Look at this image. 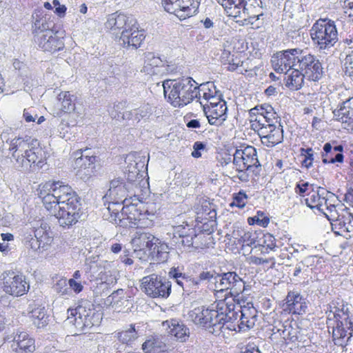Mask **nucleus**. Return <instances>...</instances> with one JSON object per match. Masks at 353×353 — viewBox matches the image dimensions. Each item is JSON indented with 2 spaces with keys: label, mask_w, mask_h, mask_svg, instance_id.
<instances>
[{
  "label": "nucleus",
  "mask_w": 353,
  "mask_h": 353,
  "mask_svg": "<svg viewBox=\"0 0 353 353\" xmlns=\"http://www.w3.org/2000/svg\"><path fill=\"white\" fill-rule=\"evenodd\" d=\"M248 201L247 194L242 190L235 194L233 196V201L231 205H234L239 208H243L245 206Z\"/></svg>",
  "instance_id": "nucleus-54"
},
{
  "label": "nucleus",
  "mask_w": 353,
  "mask_h": 353,
  "mask_svg": "<svg viewBox=\"0 0 353 353\" xmlns=\"http://www.w3.org/2000/svg\"><path fill=\"white\" fill-rule=\"evenodd\" d=\"M128 185L123 180L117 178L112 180L110 183V188L106 194L103 196L104 202L112 203L113 204L120 203L127 196Z\"/></svg>",
  "instance_id": "nucleus-21"
},
{
  "label": "nucleus",
  "mask_w": 353,
  "mask_h": 353,
  "mask_svg": "<svg viewBox=\"0 0 353 353\" xmlns=\"http://www.w3.org/2000/svg\"><path fill=\"white\" fill-rule=\"evenodd\" d=\"M302 50L299 48L288 49L274 54L271 59L273 68L277 72L288 74V71L298 67V59Z\"/></svg>",
  "instance_id": "nucleus-12"
},
{
  "label": "nucleus",
  "mask_w": 353,
  "mask_h": 353,
  "mask_svg": "<svg viewBox=\"0 0 353 353\" xmlns=\"http://www.w3.org/2000/svg\"><path fill=\"white\" fill-rule=\"evenodd\" d=\"M11 348L15 353H32L35 341L26 332L18 330L14 333Z\"/></svg>",
  "instance_id": "nucleus-22"
},
{
  "label": "nucleus",
  "mask_w": 353,
  "mask_h": 353,
  "mask_svg": "<svg viewBox=\"0 0 353 353\" xmlns=\"http://www.w3.org/2000/svg\"><path fill=\"white\" fill-rule=\"evenodd\" d=\"M282 338L285 341L289 342H296L298 341V336L296 335V331L294 330L292 327L285 328L282 331Z\"/></svg>",
  "instance_id": "nucleus-58"
},
{
  "label": "nucleus",
  "mask_w": 353,
  "mask_h": 353,
  "mask_svg": "<svg viewBox=\"0 0 353 353\" xmlns=\"http://www.w3.org/2000/svg\"><path fill=\"white\" fill-rule=\"evenodd\" d=\"M286 309L293 314L305 313L307 305L303 297L297 292H290L286 297Z\"/></svg>",
  "instance_id": "nucleus-30"
},
{
  "label": "nucleus",
  "mask_w": 353,
  "mask_h": 353,
  "mask_svg": "<svg viewBox=\"0 0 353 353\" xmlns=\"http://www.w3.org/2000/svg\"><path fill=\"white\" fill-rule=\"evenodd\" d=\"M199 279L201 281H208L214 284L216 290V283H219L220 274L216 273L215 271H203L199 274Z\"/></svg>",
  "instance_id": "nucleus-51"
},
{
  "label": "nucleus",
  "mask_w": 353,
  "mask_h": 353,
  "mask_svg": "<svg viewBox=\"0 0 353 353\" xmlns=\"http://www.w3.org/2000/svg\"><path fill=\"white\" fill-rule=\"evenodd\" d=\"M233 236L235 239H238V242L242 243L243 246L254 245L255 250L258 248L259 234L255 231H243V230H237L234 231Z\"/></svg>",
  "instance_id": "nucleus-35"
},
{
  "label": "nucleus",
  "mask_w": 353,
  "mask_h": 353,
  "mask_svg": "<svg viewBox=\"0 0 353 353\" xmlns=\"http://www.w3.org/2000/svg\"><path fill=\"white\" fill-rule=\"evenodd\" d=\"M163 87L165 97L175 108L189 104L199 93L198 83L190 77L165 80Z\"/></svg>",
  "instance_id": "nucleus-4"
},
{
  "label": "nucleus",
  "mask_w": 353,
  "mask_h": 353,
  "mask_svg": "<svg viewBox=\"0 0 353 353\" xmlns=\"http://www.w3.org/2000/svg\"><path fill=\"white\" fill-rule=\"evenodd\" d=\"M235 299H224L216 303V308L219 309V321H221V329L225 326L226 329L236 331L237 324H234L238 320L239 305L234 304Z\"/></svg>",
  "instance_id": "nucleus-13"
},
{
  "label": "nucleus",
  "mask_w": 353,
  "mask_h": 353,
  "mask_svg": "<svg viewBox=\"0 0 353 353\" xmlns=\"http://www.w3.org/2000/svg\"><path fill=\"white\" fill-rule=\"evenodd\" d=\"M326 207V210L327 212H322L326 217L330 221H335L339 217L341 216L337 210H336V205L334 204H332L329 201H327V205H325Z\"/></svg>",
  "instance_id": "nucleus-55"
},
{
  "label": "nucleus",
  "mask_w": 353,
  "mask_h": 353,
  "mask_svg": "<svg viewBox=\"0 0 353 353\" xmlns=\"http://www.w3.org/2000/svg\"><path fill=\"white\" fill-rule=\"evenodd\" d=\"M97 157L85 156V157H77L75 166L77 175L83 180L88 179L94 172Z\"/></svg>",
  "instance_id": "nucleus-27"
},
{
  "label": "nucleus",
  "mask_w": 353,
  "mask_h": 353,
  "mask_svg": "<svg viewBox=\"0 0 353 353\" xmlns=\"http://www.w3.org/2000/svg\"><path fill=\"white\" fill-rule=\"evenodd\" d=\"M145 58V63L148 66L159 68L163 65V61L159 57H155L153 53H148Z\"/></svg>",
  "instance_id": "nucleus-56"
},
{
  "label": "nucleus",
  "mask_w": 353,
  "mask_h": 353,
  "mask_svg": "<svg viewBox=\"0 0 353 353\" xmlns=\"http://www.w3.org/2000/svg\"><path fill=\"white\" fill-rule=\"evenodd\" d=\"M344 72L345 76L353 81V50L346 55L344 62Z\"/></svg>",
  "instance_id": "nucleus-52"
},
{
  "label": "nucleus",
  "mask_w": 353,
  "mask_h": 353,
  "mask_svg": "<svg viewBox=\"0 0 353 353\" xmlns=\"http://www.w3.org/2000/svg\"><path fill=\"white\" fill-rule=\"evenodd\" d=\"M239 311L241 312L239 320L237 321L239 331H246L252 328L257 321V310L252 302L240 305Z\"/></svg>",
  "instance_id": "nucleus-20"
},
{
  "label": "nucleus",
  "mask_w": 353,
  "mask_h": 353,
  "mask_svg": "<svg viewBox=\"0 0 353 353\" xmlns=\"http://www.w3.org/2000/svg\"><path fill=\"white\" fill-rule=\"evenodd\" d=\"M126 102H119L113 106L114 110L110 112L111 117L115 119L122 120L127 123L134 125L138 123L141 120H148L155 111V107L148 103H144L139 108L131 110L125 111L120 116L118 110L125 106Z\"/></svg>",
  "instance_id": "nucleus-7"
},
{
  "label": "nucleus",
  "mask_w": 353,
  "mask_h": 353,
  "mask_svg": "<svg viewBox=\"0 0 353 353\" xmlns=\"http://www.w3.org/2000/svg\"><path fill=\"white\" fill-rule=\"evenodd\" d=\"M53 31L52 23L49 22L46 17L36 19L33 26L34 38L40 34H46V32Z\"/></svg>",
  "instance_id": "nucleus-42"
},
{
  "label": "nucleus",
  "mask_w": 353,
  "mask_h": 353,
  "mask_svg": "<svg viewBox=\"0 0 353 353\" xmlns=\"http://www.w3.org/2000/svg\"><path fill=\"white\" fill-rule=\"evenodd\" d=\"M208 205L202 206L203 211L198 212L196 220L197 222L203 223L201 227L203 230L208 232L213 231V228L215 225V220L216 212L214 209L207 210Z\"/></svg>",
  "instance_id": "nucleus-31"
},
{
  "label": "nucleus",
  "mask_w": 353,
  "mask_h": 353,
  "mask_svg": "<svg viewBox=\"0 0 353 353\" xmlns=\"http://www.w3.org/2000/svg\"><path fill=\"white\" fill-rule=\"evenodd\" d=\"M191 230H195L194 228H190L188 225H179L173 228V237L172 239V243L174 245H177L179 243L180 239L185 237L188 233H190Z\"/></svg>",
  "instance_id": "nucleus-45"
},
{
  "label": "nucleus",
  "mask_w": 353,
  "mask_h": 353,
  "mask_svg": "<svg viewBox=\"0 0 353 353\" xmlns=\"http://www.w3.org/2000/svg\"><path fill=\"white\" fill-rule=\"evenodd\" d=\"M343 147L341 145L332 146L331 143H326L323 146V152H321L323 163H342L343 155L342 154Z\"/></svg>",
  "instance_id": "nucleus-29"
},
{
  "label": "nucleus",
  "mask_w": 353,
  "mask_h": 353,
  "mask_svg": "<svg viewBox=\"0 0 353 353\" xmlns=\"http://www.w3.org/2000/svg\"><path fill=\"white\" fill-rule=\"evenodd\" d=\"M245 290V282L235 272H228L220 274L219 283H216V294L225 292V299H236Z\"/></svg>",
  "instance_id": "nucleus-8"
},
{
  "label": "nucleus",
  "mask_w": 353,
  "mask_h": 353,
  "mask_svg": "<svg viewBox=\"0 0 353 353\" xmlns=\"http://www.w3.org/2000/svg\"><path fill=\"white\" fill-rule=\"evenodd\" d=\"M124 291L123 289H119L114 292L112 293L108 297H107L105 300V303L107 305H110L115 309L119 308L123 304V301H126L124 300Z\"/></svg>",
  "instance_id": "nucleus-43"
},
{
  "label": "nucleus",
  "mask_w": 353,
  "mask_h": 353,
  "mask_svg": "<svg viewBox=\"0 0 353 353\" xmlns=\"http://www.w3.org/2000/svg\"><path fill=\"white\" fill-rule=\"evenodd\" d=\"M251 128L259 136L263 145L272 148L283 140L280 118L272 106L264 103L250 110Z\"/></svg>",
  "instance_id": "nucleus-1"
},
{
  "label": "nucleus",
  "mask_w": 353,
  "mask_h": 353,
  "mask_svg": "<svg viewBox=\"0 0 353 353\" xmlns=\"http://www.w3.org/2000/svg\"><path fill=\"white\" fill-rule=\"evenodd\" d=\"M243 1L244 0H239L232 9L228 11V15L234 18L256 16V8L252 3H244Z\"/></svg>",
  "instance_id": "nucleus-32"
},
{
  "label": "nucleus",
  "mask_w": 353,
  "mask_h": 353,
  "mask_svg": "<svg viewBox=\"0 0 353 353\" xmlns=\"http://www.w3.org/2000/svg\"><path fill=\"white\" fill-rule=\"evenodd\" d=\"M68 284L70 288L76 293H79L83 290V285L81 283L74 279H69Z\"/></svg>",
  "instance_id": "nucleus-63"
},
{
  "label": "nucleus",
  "mask_w": 353,
  "mask_h": 353,
  "mask_svg": "<svg viewBox=\"0 0 353 353\" xmlns=\"http://www.w3.org/2000/svg\"><path fill=\"white\" fill-rule=\"evenodd\" d=\"M310 35L316 48L325 52L338 41V32L334 21L329 19H319L312 26Z\"/></svg>",
  "instance_id": "nucleus-5"
},
{
  "label": "nucleus",
  "mask_w": 353,
  "mask_h": 353,
  "mask_svg": "<svg viewBox=\"0 0 353 353\" xmlns=\"http://www.w3.org/2000/svg\"><path fill=\"white\" fill-rule=\"evenodd\" d=\"M336 120L344 125V128L349 130L353 121V99L343 102L339 109L333 111Z\"/></svg>",
  "instance_id": "nucleus-28"
},
{
  "label": "nucleus",
  "mask_w": 353,
  "mask_h": 353,
  "mask_svg": "<svg viewBox=\"0 0 353 353\" xmlns=\"http://www.w3.org/2000/svg\"><path fill=\"white\" fill-rule=\"evenodd\" d=\"M169 276L183 290L187 289L192 283L191 279L183 274L179 268H172L169 272Z\"/></svg>",
  "instance_id": "nucleus-39"
},
{
  "label": "nucleus",
  "mask_w": 353,
  "mask_h": 353,
  "mask_svg": "<svg viewBox=\"0 0 353 353\" xmlns=\"http://www.w3.org/2000/svg\"><path fill=\"white\" fill-rule=\"evenodd\" d=\"M190 233H188V235L185 237H182L179 240V243L176 245L179 247L180 245L183 248H190L191 247H194L196 248L199 247V243L196 241V239L199 238L198 235L196 233L195 230H191Z\"/></svg>",
  "instance_id": "nucleus-47"
},
{
  "label": "nucleus",
  "mask_w": 353,
  "mask_h": 353,
  "mask_svg": "<svg viewBox=\"0 0 353 353\" xmlns=\"http://www.w3.org/2000/svg\"><path fill=\"white\" fill-rule=\"evenodd\" d=\"M162 328L181 342H185L189 338V329L182 322L176 319L163 321Z\"/></svg>",
  "instance_id": "nucleus-25"
},
{
  "label": "nucleus",
  "mask_w": 353,
  "mask_h": 353,
  "mask_svg": "<svg viewBox=\"0 0 353 353\" xmlns=\"http://www.w3.org/2000/svg\"><path fill=\"white\" fill-rule=\"evenodd\" d=\"M351 214L347 213L346 215H341L335 222L336 225H338L341 229L343 231L352 232L353 230V224L352 223Z\"/></svg>",
  "instance_id": "nucleus-49"
},
{
  "label": "nucleus",
  "mask_w": 353,
  "mask_h": 353,
  "mask_svg": "<svg viewBox=\"0 0 353 353\" xmlns=\"http://www.w3.org/2000/svg\"><path fill=\"white\" fill-rule=\"evenodd\" d=\"M233 163L236 170H248L252 166L259 165L256 150L253 146L236 149L233 155Z\"/></svg>",
  "instance_id": "nucleus-16"
},
{
  "label": "nucleus",
  "mask_w": 353,
  "mask_h": 353,
  "mask_svg": "<svg viewBox=\"0 0 353 353\" xmlns=\"http://www.w3.org/2000/svg\"><path fill=\"white\" fill-rule=\"evenodd\" d=\"M145 37L144 32L139 30L137 21H135L133 27L123 30L119 37V41L121 45L124 47H132L134 49H137L140 47Z\"/></svg>",
  "instance_id": "nucleus-23"
},
{
  "label": "nucleus",
  "mask_w": 353,
  "mask_h": 353,
  "mask_svg": "<svg viewBox=\"0 0 353 353\" xmlns=\"http://www.w3.org/2000/svg\"><path fill=\"white\" fill-rule=\"evenodd\" d=\"M92 306L89 302L84 301L74 309H68L69 323L73 324L80 331L98 325L100 314L97 313Z\"/></svg>",
  "instance_id": "nucleus-6"
},
{
  "label": "nucleus",
  "mask_w": 353,
  "mask_h": 353,
  "mask_svg": "<svg viewBox=\"0 0 353 353\" xmlns=\"http://www.w3.org/2000/svg\"><path fill=\"white\" fill-rule=\"evenodd\" d=\"M257 245V249L262 254H266L268 253V250H273L276 248V239L269 233L263 234L262 239H259Z\"/></svg>",
  "instance_id": "nucleus-40"
},
{
  "label": "nucleus",
  "mask_w": 353,
  "mask_h": 353,
  "mask_svg": "<svg viewBox=\"0 0 353 353\" xmlns=\"http://www.w3.org/2000/svg\"><path fill=\"white\" fill-rule=\"evenodd\" d=\"M132 245L134 252L146 251L151 255L154 245L158 243V238L149 232H137L132 239Z\"/></svg>",
  "instance_id": "nucleus-24"
},
{
  "label": "nucleus",
  "mask_w": 353,
  "mask_h": 353,
  "mask_svg": "<svg viewBox=\"0 0 353 353\" xmlns=\"http://www.w3.org/2000/svg\"><path fill=\"white\" fill-rule=\"evenodd\" d=\"M31 318L35 326L38 328L43 327L48 324V316L43 308H36L31 312Z\"/></svg>",
  "instance_id": "nucleus-41"
},
{
  "label": "nucleus",
  "mask_w": 353,
  "mask_h": 353,
  "mask_svg": "<svg viewBox=\"0 0 353 353\" xmlns=\"http://www.w3.org/2000/svg\"><path fill=\"white\" fill-rule=\"evenodd\" d=\"M336 325L332 329V338L337 345L345 346L353 336V316L347 313L336 314Z\"/></svg>",
  "instance_id": "nucleus-10"
},
{
  "label": "nucleus",
  "mask_w": 353,
  "mask_h": 353,
  "mask_svg": "<svg viewBox=\"0 0 353 353\" xmlns=\"http://www.w3.org/2000/svg\"><path fill=\"white\" fill-rule=\"evenodd\" d=\"M102 268L94 260L87 259L85 263L84 270L85 274H89L92 279L97 278L101 272H102Z\"/></svg>",
  "instance_id": "nucleus-44"
},
{
  "label": "nucleus",
  "mask_w": 353,
  "mask_h": 353,
  "mask_svg": "<svg viewBox=\"0 0 353 353\" xmlns=\"http://www.w3.org/2000/svg\"><path fill=\"white\" fill-rule=\"evenodd\" d=\"M202 87L201 89L199 88V100L200 102L203 101V103H208L209 101V99L212 97L214 95V92L209 88H206V85H201Z\"/></svg>",
  "instance_id": "nucleus-57"
},
{
  "label": "nucleus",
  "mask_w": 353,
  "mask_h": 353,
  "mask_svg": "<svg viewBox=\"0 0 353 353\" xmlns=\"http://www.w3.org/2000/svg\"><path fill=\"white\" fill-rule=\"evenodd\" d=\"M119 339L123 343H130L137 338V332L134 326L119 333Z\"/></svg>",
  "instance_id": "nucleus-48"
},
{
  "label": "nucleus",
  "mask_w": 353,
  "mask_h": 353,
  "mask_svg": "<svg viewBox=\"0 0 353 353\" xmlns=\"http://www.w3.org/2000/svg\"><path fill=\"white\" fill-rule=\"evenodd\" d=\"M178 0H162V5L165 10L171 14H176L180 12V4Z\"/></svg>",
  "instance_id": "nucleus-53"
},
{
  "label": "nucleus",
  "mask_w": 353,
  "mask_h": 353,
  "mask_svg": "<svg viewBox=\"0 0 353 353\" xmlns=\"http://www.w3.org/2000/svg\"><path fill=\"white\" fill-rule=\"evenodd\" d=\"M50 214L54 215L57 219L60 226L63 228H69L76 224L80 218V214H75L74 212H68L65 209H59L57 207L56 212H50Z\"/></svg>",
  "instance_id": "nucleus-34"
},
{
  "label": "nucleus",
  "mask_w": 353,
  "mask_h": 353,
  "mask_svg": "<svg viewBox=\"0 0 353 353\" xmlns=\"http://www.w3.org/2000/svg\"><path fill=\"white\" fill-rule=\"evenodd\" d=\"M141 281V290L152 298H166L170 294V282L165 279L163 280L155 274L143 277Z\"/></svg>",
  "instance_id": "nucleus-11"
},
{
  "label": "nucleus",
  "mask_w": 353,
  "mask_h": 353,
  "mask_svg": "<svg viewBox=\"0 0 353 353\" xmlns=\"http://www.w3.org/2000/svg\"><path fill=\"white\" fill-rule=\"evenodd\" d=\"M169 249V246L167 243L158 239V243L154 245L151 255H152V256H156L159 261H164L167 257Z\"/></svg>",
  "instance_id": "nucleus-46"
},
{
  "label": "nucleus",
  "mask_w": 353,
  "mask_h": 353,
  "mask_svg": "<svg viewBox=\"0 0 353 353\" xmlns=\"http://www.w3.org/2000/svg\"><path fill=\"white\" fill-rule=\"evenodd\" d=\"M190 319L197 325L206 328H213V332L221 330V321H219V309L216 308V303L211 307L205 308L203 306L198 307L189 313Z\"/></svg>",
  "instance_id": "nucleus-9"
},
{
  "label": "nucleus",
  "mask_w": 353,
  "mask_h": 353,
  "mask_svg": "<svg viewBox=\"0 0 353 353\" xmlns=\"http://www.w3.org/2000/svg\"><path fill=\"white\" fill-rule=\"evenodd\" d=\"M34 40L39 48L43 51L54 52L64 48L62 39L57 36V32L54 30L46 32L45 34L37 35Z\"/></svg>",
  "instance_id": "nucleus-18"
},
{
  "label": "nucleus",
  "mask_w": 353,
  "mask_h": 353,
  "mask_svg": "<svg viewBox=\"0 0 353 353\" xmlns=\"http://www.w3.org/2000/svg\"><path fill=\"white\" fill-rule=\"evenodd\" d=\"M58 106L63 112L69 113L74 110L76 97L68 91L61 92L57 97Z\"/></svg>",
  "instance_id": "nucleus-37"
},
{
  "label": "nucleus",
  "mask_w": 353,
  "mask_h": 353,
  "mask_svg": "<svg viewBox=\"0 0 353 353\" xmlns=\"http://www.w3.org/2000/svg\"><path fill=\"white\" fill-rule=\"evenodd\" d=\"M136 20L132 17L121 13H113L108 16L105 23V28L113 34H121L123 30H127L133 27Z\"/></svg>",
  "instance_id": "nucleus-19"
},
{
  "label": "nucleus",
  "mask_w": 353,
  "mask_h": 353,
  "mask_svg": "<svg viewBox=\"0 0 353 353\" xmlns=\"http://www.w3.org/2000/svg\"><path fill=\"white\" fill-rule=\"evenodd\" d=\"M298 68L309 81H317L323 74V68L319 59L311 54H301L298 59Z\"/></svg>",
  "instance_id": "nucleus-15"
},
{
  "label": "nucleus",
  "mask_w": 353,
  "mask_h": 353,
  "mask_svg": "<svg viewBox=\"0 0 353 353\" xmlns=\"http://www.w3.org/2000/svg\"><path fill=\"white\" fill-rule=\"evenodd\" d=\"M200 104L210 125L220 126L226 121L228 107L225 101H221L215 106H208V103H203V101Z\"/></svg>",
  "instance_id": "nucleus-17"
},
{
  "label": "nucleus",
  "mask_w": 353,
  "mask_h": 353,
  "mask_svg": "<svg viewBox=\"0 0 353 353\" xmlns=\"http://www.w3.org/2000/svg\"><path fill=\"white\" fill-rule=\"evenodd\" d=\"M205 148V145L200 141H196L193 145V152L192 156L194 158H199L201 157V151H203Z\"/></svg>",
  "instance_id": "nucleus-59"
},
{
  "label": "nucleus",
  "mask_w": 353,
  "mask_h": 353,
  "mask_svg": "<svg viewBox=\"0 0 353 353\" xmlns=\"http://www.w3.org/2000/svg\"><path fill=\"white\" fill-rule=\"evenodd\" d=\"M50 233L46 224L41 225V227L34 230V237L38 239L42 250H47L53 241Z\"/></svg>",
  "instance_id": "nucleus-38"
},
{
  "label": "nucleus",
  "mask_w": 353,
  "mask_h": 353,
  "mask_svg": "<svg viewBox=\"0 0 353 353\" xmlns=\"http://www.w3.org/2000/svg\"><path fill=\"white\" fill-rule=\"evenodd\" d=\"M285 74V85L288 88L292 90H298L303 87L304 79L306 78V76L298 67L288 70V74Z\"/></svg>",
  "instance_id": "nucleus-33"
},
{
  "label": "nucleus",
  "mask_w": 353,
  "mask_h": 353,
  "mask_svg": "<svg viewBox=\"0 0 353 353\" xmlns=\"http://www.w3.org/2000/svg\"><path fill=\"white\" fill-rule=\"evenodd\" d=\"M301 156L303 157L302 165L306 168H309L312 165L314 161V150L311 148L306 149L301 148Z\"/></svg>",
  "instance_id": "nucleus-50"
},
{
  "label": "nucleus",
  "mask_w": 353,
  "mask_h": 353,
  "mask_svg": "<svg viewBox=\"0 0 353 353\" xmlns=\"http://www.w3.org/2000/svg\"><path fill=\"white\" fill-rule=\"evenodd\" d=\"M180 4V12L176 14L180 19L193 16L197 12L199 6V0H178Z\"/></svg>",
  "instance_id": "nucleus-36"
},
{
  "label": "nucleus",
  "mask_w": 353,
  "mask_h": 353,
  "mask_svg": "<svg viewBox=\"0 0 353 353\" xmlns=\"http://www.w3.org/2000/svg\"><path fill=\"white\" fill-rule=\"evenodd\" d=\"M335 199V196L321 187L318 188L316 191L312 190L309 196L305 199L306 205L311 209H317L320 212H323L324 208L319 202L324 201L325 205H327V201Z\"/></svg>",
  "instance_id": "nucleus-26"
},
{
  "label": "nucleus",
  "mask_w": 353,
  "mask_h": 353,
  "mask_svg": "<svg viewBox=\"0 0 353 353\" xmlns=\"http://www.w3.org/2000/svg\"><path fill=\"white\" fill-rule=\"evenodd\" d=\"M241 62V60H240L237 57H234V54L232 55V58L230 59L228 63L226 64L228 65L227 67V69L229 71H234L238 68V64Z\"/></svg>",
  "instance_id": "nucleus-62"
},
{
  "label": "nucleus",
  "mask_w": 353,
  "mask_h": 353,
  "mask_svg": "<svg viewBox=\"0 0 353 353\" xmlns=\"http://www.w3.org/2000/svg\"><path fill=\"white\" fill-rule=\"evenodd\" d=\"M38 191L39 197L49 212H56L57 207L80 214V198L71 187L60 181H48L40 185Z\"/></svg>",
  "instance_id": "nucleus-2"
},
{
  "label": "nucleus",
  "mask_w": 353,
  "mask_h": 353,
  "mask_svg": "<svg viewBox=\"0 0 353 353\" xmlns=\"http://www.w3.org/2000/svg\"><path fill=\"white\" fill-rule=\"evenodd\" d=\"M37 141L31 137H17L13 139L10 144L9 150L12 151V157L15 159L17 168L23 171L41 168L44 165L42 151L37 147Z\"/></svg>",
  "instance_id": "nucleus-3"
},
{
  "label": "nucleus",
  "mask_w": 353,
  "mask_h": 353,
  "mask_svg": "<svg viewBox=\"0 0 353 353\" xmlns=\"http://www.w3.org/2000/svg\"><path fill=\"white\" fill-rule=\"evenodd\" d=\"M309 185L310 184L308 182L298 183L294 188L295 192L300 195H302L303 193L306 192Z\"/></svg>",
  "instance_id": "nucleus-64"
},
{
  "label": "nucleus",
  "mask_w": 353,
  "mask_h": 353,
  "mask_svg": "<svg viewBox=\"0 0 353 353\" xmlns=\"http://www.w3.org/2000/svg\"><path fill=\"white\" fill-rule=\"evenodd\" d=\"M3 290L10 295L19 296L24 294L29 289L25 276L15 274L14 272H4L3 274Z\"/></svg>",
  "instance_id": "nucleus-14"
},
{
  "label": "nucleus",
  "mask_w": 353,
  "mask_h": 353,
  "mask_svg": "<svg viewBox=\"0 0 353 353\" xmlns=\"http://www.w3.org/2000/svg\"><path fill=\"white\" fill-rule=\"evenodd\" d=\"M52 5L53 7L55 8L54 12L57 15H59V17L64 16L66 11V7L64 5H61L58 0H54L52 1Z\"/></svg>",
  "instance_id": "nucleus-60"
},
{
  "label": "nucleus",
  "mask_w": 353,
  "mask_h": 353,
  "mask_svg": "<svg viewBox=\"0 0 353 353\" xmlns=\"http://www.w3.org/2000/svg\"><path fill=\"white\" fill-rule=\"evenodd\" d=\"M143 350L147 353H157L156 352V343L152 340L146 341L142 345Z\"/></svg>",
  "instance_id": "nucleus-61"
}]
</instances>
